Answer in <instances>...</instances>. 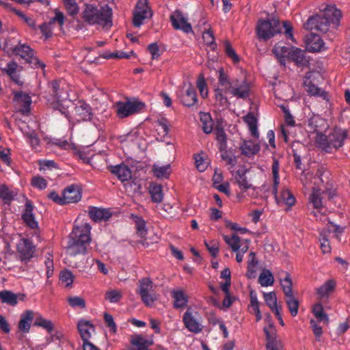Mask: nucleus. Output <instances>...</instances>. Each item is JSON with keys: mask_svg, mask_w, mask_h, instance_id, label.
Returning <instances> with one entry per match:
<instances>
[{"mask_svg": "<svg viewBox=\"0 0 350 350\" xmlns=\"http://www.w3.org/2000/svg\"><path fill=\"white\" fill-rule=\"evenodd\" d=\"M321 171H318L315 175L308 172H304L301 176V181L305 187H311L312 192L309 196V202L315 209L313 211L314 216L318 217L323 208L324 185L321 178Z\"/></svg>", "mask_w": 350, "mask_h": 350, "instance_id": "1", "label": "nucleus"}, {"mask_svg": "<svg viewBox=\"0 0 350 350\" xmlns=\"http://www.w3.org/2000/svg\"><path fill=\"white\" fill-rule=\"evenodd\" d=\"M91 226L88 223H78L75 221V225L70 235L67 252L70 256L83 254L87 252L91 241Z\"/></svg>", "mask_w": 350, "mask_h": 350, "instance_id": "2", "label": "nucleus"}, {"mask_svg": "<svg viewBox=\"0 0 350 350\" xmlns=\"http://www.w3.org/2000/svg\"><path fill=\"white\" fill-rule=\"evenodd\" d=\"M341 18V12L334 5H326L321 9V13L309 18L304 24V27L308 30H317L325 33L329 27L338 25Z\"/></svg>", "mask_w": 350, "mask_h": 350, "instance_id": "3", "label": "nucleus"}, {"mask_svg": "<svg viewBox=\"0 0 350 350\" xmlns=\"http://www.w3.org/2000/svg\"><path fill=\"white\" fill-rule=\"evenodd\" d=\"M51 94L47 98V105L54 110L59 111L68 120V104L70 103L67 85L64 81H55L51 84Z\"/></svg>", "mask_w": 350, "mask_h": 350, "instance_id": "4", "label": "nucleus"}, {"mask_svg": "<svg viewBox=\"0 0 350 350\" xmlns=\"http://www.w3.org/2000/svg\"><path fill=\"white\" fill-rule=\"evenodd\" d=\"M111 16L112 10L107 5L98 6L94 3H87L82 12V17L85 22L103 27L111 25Z\"/></svg>", "mask_w": 350, "mask_h": 350, "instance_id": "5", "label": "nucleus"}, {"mask_svg": "<svg viewBox=\"0 0 350 350\" xmlns=\"http://www.w3.org/2000/svg\"><path fill=\"white\" fill-rule=\"evenodd\" d=\"M219 83L225 86L230 94L238 98L245 99L249 96L250 92V83L244 79H230L228 76L221 68L219 72Z\"/></svg>", "mask_w": 350, "mask_h": 350, "instance_id": "6", "label": "nucleus"}, {"mask_svg": "<svg viewBox=\"0 0 350 350\" xmlns=\"http://www.w3.org/2000/svg\"><path fill=\"white\" fill-rule=\"evenodd\" d=\"M271 172L273 179V186L272 192L275 195L277 203L281 206L287 205L291 206L294 205L295 199L288 189H283L279 196L277 195L278 186L280 183L279 178V163L277 160L274 159L272 167Z\"/></svg>", "mask_w": 350, "mask_h": 350, "instance_id": "7", "label": "nucleus"}, {"mask_svg": "<svg viewBox=\"0 0 350 350\" xmlns=\"http://www.w3.org/2000/svg\"><path fill=\"white\" fill-rule=\"evenodd\" d=\"M256 31L259 38L266 40L281 32L282 27L278 18L260 19L256 25Z\"/></svg>", "mask_w": 350, "mask_h": 350, "instance_id": "8", "label": "nucleus"}, {"mask_svg": "<svg viewBox=\"0 0 350 350\" xmlns=\"http://www.w3.org/2000/svg\"><path fill=\"white\" fill-rule=\"evenodd\" d=\"M13 52L15 55L20 56L27 63L31 64L33 68L44 69L45 67V64L40 62L37 57L34 56L33 51L25 44L18 43L13 49Z\"/></svg>", "mask_w": 350, "mask_h": 350, "instance_id": "9", "label": "nucleus"}, {"mask_svg": "<svg viewBox=\"0 0 350 350\" xmlns=\"http://www.w3.org/2000/svg\"><path fill=\"white\" fill-rule=\"evenodd\" d=\"M144 107V104L137 100L118 102L115 105L117 115L124 118L139 112Z\"/></svg>", "mask_w": 350, "mask_h": 350, "instance_id": "10", "label": "nucleus"}, {"mask_svg": "<svg viewBox=\"0 0 350 350\" xmlns=\"http://www.w3.org/2000/svg\"><path fill=\"white\" fill-rule=\"evenodd\" d=\"M343 232V228L339 226L334 225L332 222H329L325 230H322L319 234V241L321 244V248L323 253H329L331 251V247L328 240V234L333 232L334 237L340 240V234Z\"/></svg>", "mask_w": 350, "mask_h": 350, "instance_id": "11", "label": "nucleus"}, {"mask_svg": "<svg viewBox=\"0 0 350 350\" xmlns=\"http://www.w3.org/2000/svg\"><path fill=\"white\" fill-rule=\"evenodd\" d=\"M138 292L142 301L148 306H151L157 299L154 285L148 278H144L139 282Z\"/></svg>", "mask_w": 350, "mask_h": 350, "instance_id": "12", "label": "nucleus"}, {"mask_svg": "<svg viewBox=\"0 0 350 350\" xmlns=\"http://www.w3.org/2000/svg\"><path fill=\"white\" fill-rule=\"evenodd\" d=\"M64 18L62 12L55 10L54 17L48 23H44L39 27L42 35L48 38L53 33L55 27L60 30L64 23Z\"/></svg>", "mask_w": 350, "mask_h": 350, "instance_id": "13", "label": "nucleus"}, {"mask_svg": "<svg viewBox=\"0 0 350 350\" xmlns=\"http://www.w3.org/2000/svg\"><path fill=\"white\" fill-rule=\"evenodd\" d=\"M200 319L199 314L191 308H189L183 315V321L185 327L190 332L199 333L202 330Z\"/></svg>", "mask_w": 350, "mask_h": 350, "instance_id": "14", "label": "nucleus"}, {"mask_svg": "<svg viewBox=\"0 0 350 350\" xmlns=\"http://www.w3.org/2000/svg\"><path fill=\"white\" fill-rule=\"evenodd\" d=\"M152 16V12L147 5V0H138L133 12V25L139 27L144 21Z\"/></svg>", "mask_w": 350, "mask_h": 350, "instance_id": "15", "label": "nucleus"}, {"mask_svg": "<svg viewBox=\"0 0 350 350\" xmlns=\"http://www.w3.org/2000/svg\"><path fill=\"white\" fill-rule=\"evenodd\" d=\"M93 116L91 107L83 100H78L74 108V118L77 121L90 120Z\"/></svg>", "mask_w": 350, "mask_h": 350, "instance_id": "16", "label": "nucleus"}, {"mask_svg": "<svg viewBox=\"0 0 350 350\" xmlns=\"http://www.w3.org/2000/svg\"><path fill=\"white\" fill-rule=\"evenodd\" d=\"M170 21L174 29H180L185 33L192 31L191 24L187 22V18L180 11H174L170 16Z\"/></svg>", "mask_w": 350, "mask_h": 350, "instance_id": "17", "label": "nucleus"}, {"mask_svg": "<svg viewBox=\"0 0 350 350\" xmlns=\"http://www.w3.org/2000/svg\"><path fill=\"white\" fill-rule=\"evenodd\" d=\"M224 239L234 252L245 254L249 249V241L246 239L241 240L236 234H233L231 237L224 235Z\"/></svg>", "mask_w": 350, "mask_h": 350, "instance_id": "18", "label": "nucleus"}, {"mask_svg": "<svg viewBox=\"0 0 350 350\" xmlns=\"http://www.w3.org/2000/svg\"><path fill=\"white\" fill-rule=\"evenodd\" d=\"M110 172L116 175L122 182L129 180L132 177L131 169L124 164L111 165L108 167Z\"/></svg>", "mask_w": 350, "mask_h": 350, "instance_id": "19", "label": "nucleus"}, {"mask_svg": "<svg viewBox=\"0 0 350 350\" xmlns=\"http://www.w3.org/2000/svg\"><path fill=\"white\" fill-rule=\"evenodd\" d=\"M306 49L310 52H319L325 49V44L321 38L316 34H309L306 40Z\"/></svg>", "mask_w": 350, "mask_h": 350, "instance_id": "20", "label": "nucleus"}, {"mask_svg": "<svg viewBox=\"0 0 350 350\" xmlns=\"http://www.w3.org/2000/svg\"><path fill=\"white\" fill-rule=\"evenodd\" d=\"M180 100L183 105L190 107L194 105L197 102V95L195 88L191 85H185L180 96Z\"/></svg>", "mask_w": 350, "mask_h": 350, "instance_id": "21", "label": "nucleus"}, {"mask_svg": "<svg viewBox=\"0 0 350 350\" xmlns=\"http://www.w3.org/2000/svg\"><path fill=\"white\" fill-rule=\"evenodd\" d=\"M347 137L346 132L342 129H335L329 135V152L332 148L337 149L343 145V142Z\"/></svg>", "mask_w": 350, "mask_h": 350, "instance_id": "22", "label": "nucleus"}, {"mask_svg": "<svg viewBox=\"0 0 350 350\" xmlns=\"http://www.w3.org/2000/svg\"><path fill=\"white\" fill-rule=\"evenodd\" d=\"M14 102L23 113L29 112L31 100L28 94L23 92H16L14 95Z\"/></svg>", "mask_w": 350, "mask_h": 350, "instance_id": "23", "label": "nucleus"}, {"mask_svg": "<svg viewBox=\"0 0 350 350\" xmlns=\"http://www.w3.org/2000/svg\"><path fill=\"white\" fill-rule=\"evenodd\" d=\"M77 328L83 343L89 342L92 334L94 332V326L90 321L82 319L79 321Z\"/></svg>", "mask_w": 350, "mask_h": 350, "instance_id": "24", "label": "nucleus"}, {"mask_svg": "<svg viewBox=\"0 0 350 350\" xmlns=\"http://www.w3.org/2000/svg\"><path fill=\"white\" fill-rule=\"evenodd\" d=\"M81 194L79 187L71 185L64 191V200L65 204L75 203L80 200Z\"/></svg>", "mask_w": 350, "mask_h": 350, "instance_id": "25", "label": "nucleus"}, {"mask_svg": "<svg viewBox=\"0 0 350 350\" xmlns=\"http://www.w3.org/2000/svg\"><path fill=\"white\" fill-rule=\"evenodd\" d=\"M336 282L334 280L326 281L323 285L317 289L318 299L323 301L327 299L334 291Z\"/></svg>", "mask_w": 350, "mask_h": 350, "instance_id": "26", "label": "nucleus"}, {"mask_svg": "<svg viewBox=\"0 0 350 350\" xmlns=\"http://www.w3.org/2000/svg\"><path fill=\"white\" fill-rule=\"evenodd\" d=\"M225 86L219 83L218 88L215 90V105L221 107H226L228 105V98L226 94H229Z\"/></svg>", "mask_w": 350, "mask_h": 350, "instance_id": "27", "label": "nucleus"}, {"mask_svg": "<svg viewBox=\"0 0 350 350\" xmlns=\"http://www.w3.org/2000/svg\"><path fill=\"white\" fill-rule=\"evenodd\" d=\"M88 213L90 217L95 221H100L103 220L105 221L111 217V214L109 211L105 208L90 207Z\"/></svg>", "mask_w": 350, "mask_h": 350, "instance_id": "28", "label": "nucleus"}, {"mask_svg": "<svg viewBox=\"0 0 350 350\" xmlns=\"http://www.w3.org/2000/svg\"><path fill=\"white\" fill-rule=\"evenodd\" d=\"M33 205L29 202H27L25 205V212L23 214V219L25 224L32 229H35L38 227V223L35 220L34 217L32 214Z\"/></svg>", "mask_w": 350, "mask_h": 350, "instance_id": "29", "label": "nucleus"}, {"mask_svg": "<svg viewBox=\"0 0 350 350\" xmlns=\"http://www.w3.org/2000/svg\"><path fill=\"white\" fill-rule=\"evenodd\" d=\"M289 50L290 47L283 46L282 44L278 43L273 46L272 52L280 64H284L286 59H288Z\"/></svg>", "mask_w": 350, "mask_h": 350, "instance_id": "30", "label": "nucleus"}, {"mask_svg": "<svg viewBox=\"0 0 350 350\" xmlns=\"http://www.w3.org/2000/svg\"><path fill=\"white\" fill-rule=\"evenodd\" d=\"M241 153L245 156L251 157L260 150L259 145L254 141H244L241 146Z\"/></svg>", "mask_w": 350, "mask_h": 350, "instance_id": "31", "label": "nucleus"}, {"mask_svg": "<svg viewBox=\"0 0 350 350\" xmlns=\"http://www.w3.org/2000/svg\"><path fill=\"white\" fill-rule=\"evenodd\" d=\"M131 342L134 347L131 350H150L149 347L153 344L152 340H148L141 336L134 337Z\"/></svg>", "mask_w": 350, "mask_h": 350, "instance_id": "32", "label": "nucleus"}, {"mask_svg": "<svg viewBox=\"0 0 350 350\" xmlns=\"http://www.w3.org/2000/svg\"><path fill=\"white\" fill-rule=\"evenodd\" d=\"M172 297L174 298V308H179L186 306L188 301V297L183 291L180 289L173 291Z\"/></svg>", "mask_w": 350, "mask_h": 350, "instance_id": "33", "label": "nucleus"}, {"mask_svg": "<svg viewBox=\"0 0 350 350\" xmlns=\"http://www.w3.org/2000/svg\"><path fill=\"white\" fill-rule=\"evenodd\" d=\"M33 319V312L31 310L25 312L18 323V329L23 332H29L30 325Z\"/></svg>", "mask_w": 350, "mask_h": 350, "instance_id": "34", "label": "nucleus"}, {"mask_svg": "<svg viewBox=\"0 0 350 350\" xmlns=\"http://www.w3.org/2000/svg\"><path fill=\"white\" fill-rule=\"evenodd\" d=\"M18 251L25 258H29L32 256L34 250L30 241L23 239L17 245Z\"/></svg>", "mask_w": 350, "mask_h": 350, "instance_id": "35", "label": "nucleus"}, {"mask_svg": "<svg viewBox=\"0 0 350 350\" xmlns=\"http://www.w3.org/2000/svg\"><path fill=\"white\" fill-rule=\"evenodd\" d=\"M281 286L285 296L293 295L292 281L288 273L282 271L280 273Z\"/></svg>", "mask_w": 350, "mask_h": 350, "instance_id": "36", "label": "nucleus"}, {"mask_svg": "<svg viewBox=\"0 0 350 350\" xmlns=\"http://www.w3.org/2000/svg\"><path fill=\"white\" fill-rule=\"evenodd\" d=\"M312 312L314 317L317 318V321L327 324L329 319L327 315L324 312V309L321 303H317L314 305L312 308Z\"/></svg>", "mask_w": 350, "mask_h": 350, "instance_id": "37", "label": "nucleus"}, {"mask_svg": "<svg viewBox=\"0 0 350 350\" xmlns=\"http://www.w3.org/2000/svg\"><path fill=\"white\" fill-rule=\"evenodd\" d=\"M244 120L248 125L252 135L254 137H258V132L257 129V118L254 113H249L245 118Z\"/></svg>", "mask_w": 350, "mask_h": 350, "instance_id": "38", "label": "nucleus"}, {"mask_svg": "<svg viewBox=\"0 0 350 350\" xmlns=\"http://www.w3.org/2000/svg\"><path fill=\"white\" fill-rule=\"evenodd\" d=\"M264 298L267 305L273 313L277 310H282V306H278L277 304V298L275 293H264Z\"/></svg>", "mask_w": 350, "mask_h": 350, "instance_id": "39", "label": "nucleus"}, {"mask_svg": "<svg viewBox=\"0 0 350 350\" xmlns=\"http://www.w3.org/2000/svg\"><path fill=\"white\" fill-rule=\"evenodd\" d=\"M312 138L320 148L326 152H329V137L318 132L314 133Z\"/></svg>", "mask_w": 350, "mask_h": 350, "instance_id": "40", "label": "nucleus"}, {"mask_svg": "<svg viewBox=\"0 0 350 350\" xmlns=\"http://www.w3.org/2000/svg\"><path fill=\"white\" fill-rule=\"evenodd\" d=\"M288 59L297 64H302L304 60V51L295 47H290Z\"/></svg>", "mask_w": 350, "mask_h": 350, "instance_id": "41", "label": "nucleus"}, {"mask_svg": "<svg viewBox=\"0 0 350 350\" xmlns=\"http://www.w3.org/2000/svg\"><path fill=\"white\" fill-rule=\"evenodd\" d=\"M20 295H16L10 291H4L0 292V299L3 303L14 306L18 302V298Z\"/></svg>", "mask_w": 350, "mask_h": 350, "instance_id": "42", "label": "nucleus"}, {"mask_svg": "<svg viewBox=\"0 0 350 350\" xmlns=\"http://www.w3.org/2000/svg\"><path fill=\"white\" fill-rule=\"evenodd\" d=\"M235 180L240 189L244 191L252 188V185L247 180V177L243 172L237 171L235 176Z\"/></svg>", "mask_w": 350, "mask_h": 350, "instance_id": "43", "label": "nucleus"}, {"mask_svg": "<svg viewBox=\"0 0 350 350\" xmlns=\"http://www.w3.org/2000/svg\"><path fill=\"white\" fill-rule=\"evenodd\" d=\"M285 302L293 317H295L298 313L299 301L295 298L293 295L285 296Z\"/></svg>", "mask_w": 350, "mask_h": 350, "instance_id": "44", "label": "nucleus"}, {"mask_svg": "<svg viewBox=\"0 0 350 350\" xmlns=\"http://www.w3.org/2000/svg\"><path fill=\"white\" fill-rule=\"evenodd\" d=\"M324 123V120L319 116H313L308 120V131L311 133H318L319 128Z\"/></svg>", "mask_w": 350, "mask_h": 350, "instance_id": "45", "label": "nucleus"}, {"mask_svg": "<svg viewBox=\"0 0 350 350\" xmlns=\"http://www.w3.org/2000/svg\"><path fill=\"white\" fill-rule=\"evenodd\" d=\"M258 282L262 286H269L273 284L274 278L270 271L264 269L259 275Z\"/></svg>", "mask_w": 350, "mask_h": 350, "instance_id": "46", "label": "nucleus"}, {"mask_svg": "<svg viewBox=\"0 0 350 350\" xmlns=\"http://www.w3.org/2000/svg\"><path fill=\"white\" fill-rule=\"evenodd\" d=\"M150 193L154 202H161L163 200L162 187L159 185L153 184L150 186Z\"/></svg>", "mask_w": 350, "mask_h": 350, "instance_id": "47", "label": "nucleus"}, {"mask_svg": "<svg viewBox=\"0 0 350 350\" xmlns=\"http://www.w3.org/2000/svg\"><path fill=\"white\" fill-rule=\"evenodd\" d=\"M75 279L72 273L68 270H64L59 273V281L65 287H70Z\"/></svg>", "mask_w": 350, "mask_h": 350, "instance_id": "48", "label": "nucleus"}, {"mask_svg": "<svg viewBox=\"0 0 350 350\" xmlns=\"http://www.w3.org/2000/svg\"><path fill=\"white\" fill-rule=\"evenodd\" d=\"M264 331L266 335L267 342L266 345H270L280 342L281 340L278 339L275 329L272 325L265 327Z\"/></svg>", "mask_w": 350, "mask_h": 350, "instance_id": "49", "label": "nucleus"}, {"mask_svg": "<svg viewBox=\"0 0 350 350\" xmlns=\"http://www.w3.org/2000/svg\"><path fill=\"white\" fill-rule=\"evenodd\" d=\"M200 121L202 124V129L204 133H210L213 131V122L208 113H201Z\"/></svg>", "mask_w": 350, "mask_h": 350, "instance_id": "50", "label": "nucleus"}, {"mask_svg": "<svg viewBox=\"0 0 350 350\" xmlns=\"http://www.w3.org/2000/svg\"><path fill=\"white\" fill-rule=\"evenodd\" d=\"M152 171L154 176L158 178H167L170 174V166L169 165L163 166L154 165Z\"/></svg>", "mask_w": 350, "mask_h": 350, "instance_id": "51", "label": "nucleus"}, {"mask_svg": "<svg viewBox=\"0 0 350 350\" xmlns=\"http://www.w3.org/2000/svg\"><path fill=\"white\" fill-rule=\"evenodd\" d=\"M34 325L45 329L49 333L52 332L54 326L51 321L44 319L42 317H36Z\"/></svg>", "mask_w": 350, "mask_h": 350, "instance_id": "52", "label": "nucleus"}, {"mask_svg": "<svg viewBox=\"0 0 350 350\" xmlns=\"http://www.w3.org/2000/svg\"><path fill=\"white\" fill-rule=\"evenodd\" d=\"M122 297V293L120 290L111 289L106 292L105 299L111 303H117Z\"/></svg>", "mask_w": 350, "mask_h": 350, "instance_id": "53", "label": "nucleus"}, {"mask_svg": "<svg viewBox=\"0 0 350 350\" xmlns=\"http://www.w3.org/2000/svg\"><path fill=\"white\" fill-rule=\"evenodd\" d=\"M196 85L201 96L204 98H207L208 95V85L203 76L198 77Z\"/></svg>", "mask_w": 350, "mask_h": 350, "instance_id": "54", "label": "nucleus"}, {"mask_svg": "<svg viewBox=\"0 0 350 350\" xmlns=\"http://www.w3.org/2000/svg\"><path fill=\"white\" fill-rule=\"evenodd\" d=\"M196 168L200 172L206 170L208 165V161L203 154H196L194 157Z\"/></svg>", "mask_w": 350, "mask_h": 350, "instance_id": "55", "label": "nucleus"}, {"mask_svg": "<svg viewBox=\"0 0 350 350\" xmlns=\"http://www.w3.org/2000/svg\"><path fill=\"white\" fill-rule=\"evenodd\" d=\"M67 301L72 308H84L85 307V301L81 297L70 296L68 297Z\"/></svg>", "mask_w": 350, "mask_h": 350, "instance_id": "56", "label": "nucleus"}, {"mask_svg": "<svg viewBox=\"0 0 350 350\" xmlns=\"http://www.w3.org/2000/svg\"><path fill=\"white\" fill-rule=\"evenodd\" d=\"M257 265V260H256L255 253L250 252L249 254V258L247 260V276L252 278L254 276L255 271L254 268Z\"/></svg>", "mask_w": 350, "mask_h": 350, "instance_id": "57", "label": "nucleus"}, {"mask_svg": "<svg viewBox=\"0 0 350 350\" xmlns=\"http://www.w3.org/2000/svg\"><path fill=\"white\" fill-rule=\"evenodd\" d=\"M18 65L15 62H10L7 65V72L10 76V77L16 83H19L20 81L18 79V77L17 75L16 71L18 70Z\"/></svg>", "mask_w": 350, "mask_h": 350, "instance_id": "58", "label": "nucleus"}, {"mask_svg": "<svg viewBox=\"0 0 350 350\" xmlns=\"http://www.w3.org/2000/svg\"><path fill=\"white\" fill-rule=\"evenodd\" d=\"M31 185L35 188L44 189L47 187V181L40 176H35L31 178Z\"/></svg>", "mask_w": 350, "mask_h": 350, "instance_id": "59", "label": "nucleus"}, {"mask_svg": "<svg viewBox=\"0 0 350 350\" xmlns=\"http://www.w3.org/2000/svg\"><path fill=\"white\" fill-rule=\"evenodd\" d=\"M305 86L306 91L311 95L324 96V98H325V92L321 89L317 88L315 85L311 83L310 82L308 83L305 82Z\"/></svg>", "mask_w": 350, "mask_h": 350, "instance_id": "60", "label": "nucleus"}, {"mask_svg": "<svg viewBox=\"0 0 350 350\" xmlns=\"http://www.w3.org/2000/svg\"><path fill=\"white\" fill-rule=\"evenodd\" d=\"M24 134L28 139L29 143L30 144L31 146L33 148L36 149V148L39 145L40 142L36 133L34 131H31L24 132Z\"/></svg>", "mask_w": 350, "mask_h": 350, "instance_id": "61", "label": "nucleus"}, {"mask_svg": "<svg viewBox=\"0 0 350 350\" xmlns=\"http://www.w3.org/2000/svg\"><path fill=\"white\" fill-rule=\"evenodd\" d=\"M202 38L204 42L208 45L211 49H215L216 44L214 42V36L211 30L205 31L202 34Z\"/></svg>", "mask_w": 350, "mask_h": 350, "instance_id": "62", "label": "nucleus"}, {"mask_svg": "<svg viewBox=\"0 0 350 350\" xmlns=\"http://www.w3.org/2000/svg\"><path fill=\"white\" fill-rule=\"evenodd\" d=\"M64 5L68 12L71 15H75L79 12V7L76 3V0H63Z\"/></svg>", "mask_w": 350, "mask_h": 350, "instance_id": "63", "label": "nucleus"}, {"mask_svg": "<svg viewBox=\"0 0 350 350\" xmlns=\"http://www.w3.org/2000/svg\"><path fill=\"white\" fill-rule=\"evenodd\" d=\"M157 131L158 134L161 136H165L168 133L169 127L167 124L166 120H160L157 124Z\"/></svg>", "mask_w": 350, "mask_h": 350, "instance_id": "64", "label": "nucleus"}]
</instances>
